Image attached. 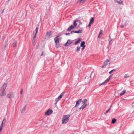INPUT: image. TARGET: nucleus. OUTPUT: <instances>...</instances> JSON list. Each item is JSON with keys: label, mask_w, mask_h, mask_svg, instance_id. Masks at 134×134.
Instances as JSON below:
<instances>
[{"label": "nucleus", "mask_w": 134, "mask_h": 134, "mask_svg": "<svg viewBox=\"0 0 134 134\" xmlns=\"http://www.w3.org/2000/svg\"><path fill=\"white\" fill-rule=\"evenodd\" d=\"M72 41L71 40H69L65 44L64 46L65 47L68 46L69 45H70L72 43Z\"/></svg>", "instance_id": "13"}, {"label": "nucleus", "mask_w": 134, "mask_h": 134, "mask_svg": "<svg viewBox=\"0 0 134 134\" xmlns=\"http://www.w3.org/2000/svg\"><path fill=\"white\" fill-rule=\"evenodd\" d=\"M117 2L120 4H123V2L121 0H118L117 1Z\"/></svg>", "instance_id": "24"}, {"label": "nucleus", "mask_w": 134, "mask_h": 134, "mask_svg": "<svg viewBox=\"0 0 134 134\" xmlns=\"http://www.w3.org/2000/svg\"><path fill=\"white\" fill-rule=\"evenodd\" d=\"M17 42L16 41H14L13 44V46L14 47H15L16 46Z\"/></svg>", "instance_id": "21"}, {"label": "nucleus", "mask_w": 134, "mask_h": 134, "mask_svg": "<svg viewBox=\"0 0 134 134\" xmlns=\"http://www.w3.org/2000/svg\"><path fill=\"white\" fill-rule=\"evenodd\" d=\"M82 30H79L78 31H71V34H72L73 32H74L75 33H81L82 32Z\"/></svg>", "instance_id": "14"}, {"label": "nucleus", "mask_w": 134, "mask_h": 134, "mask_svg": "<svg viewBox=\"0 0 134 134\" xmlns=\"http://www.w3.org/2000/svg\"><path fill=\"white\" fill-rule=\"evenodd\" d=\"M89 78V77H88V76H86V77H85V79H88Z\"/></svg>", "instance_id": "39"}, {"label": "nucleus", "mask_w": 134, "mask_h": 134, "mask_svg": "<svg viewBox=\"0 0 134 134\" xmlns=\"http://www.w3.org/2000/svg\"><path fill=\"white\" fill-rule=\"evenodd\" d=\"M116 70V69H113L110 72H109V74H111L112 73L113 71H115Z\"/></svg>", "instance_id": "29"}, {"label": "nucleus", "mask_w": 134, "mask_h": 134, "mask_svg": "<svg viewBox=\"0 0 134 134\" xmlns=\"http://www.w3.org/2000/svg\"><path fill=\"white\" fill-rule=\"evenodd\" d=\"M53 111L51 109H49L45 113L46 115H49L53 113Z\"/></svg>", "instance_id": "8"}, {"label": "nucleus", "mask_w": 134, "mask_h": 134, "mask_svg": "<svg viewBox=\"0 0 134 134\" xmlns=\"http://www.w3.org/2000/svg\"><path fill=\"white\" fill-rule=\"evenodd\" d=\"M55 42V43L56 47L58 48L60 46V44L59 43V41L60 40V38L58 37V36H57L54 39Z\"/></svg>", "instance_id": "2"}, {"label": "nucleus", "mask_w": 134, "mask_h": 134, "mask_svg": "<svg viewBox=\"0 0 134 134\" xmlns=\"http://www.w3.org/2000/svg\"><path fill=\"white\" fill-rule=\"evenodd\" d=\"M94 21V19L93 18H91L90 20V21L89 23L87 26L88 27L90 28V27L91 26L92 24L93 23Z\"/></svg>", "instance_id": "9"}, {"label": "nucleus", "mask_w": 134, "mask_h": 134, "mask_svg": "<svg viewBox=\"0 0 134 134\" xmlns=\"http://www.w3.org/2000/svg\"><path fill=\"white\" fill-rule=\"evenodd\" d=\"M6 94L5 91H3L2 92L1 94V95L2 96H4Z\"/></svg>", "instance_id": "22"}, {"label": "nucleus", "mask_w": 134, "mask_h": 134, "mask_svg": "<svg viewBox=\"0 0 134 134\" xmlns=\"http://www.w3.org/2000/svg\"><path fill=\"white\" fill-rule=\"evenodd\" d=\"M81 102L82 99H79L76 102V105H75V107H77L79 106L80 103Z\"/></svg>", "instance_id": "12"}, {"label": "nucleus", "mask_w": 134, "mask_h": 134, "mask_svg": "<svg viewBox=\"0 0 134 134\" xmlns=\"http://www.w3.org/2000/svg\"><path fill=\"white\" fill-rule=\"evenodd\" d=\"M129 77V76L127 74L125 75L124 76V77L125 78H127Z\"/></svg>", "instance_id": "30"}, {"label": "nucleus", "mask_w": 134, "mask_h": 134, "mask_svg": "<svg viewBox=\"0 0 134 134\" xmlns=\"http://www.w3.org/2000/svg\"><path fill=\"white\" fill-rule=\"evenodd\" d=\"M70 115H68L64 116L62 119V124H65L67 123L69 120V118Z\"/></svg>", "instance_id": "1"}, {"label": "nucleus", "mask_w": 134, "mask_h": 134, "mask_svg": "<svg viewBox=\"0 0 134 134\" xmlns=\"http://www.w3.org/2000/svg\"><path fill=\"white\" fill-rule=\"evenodd\" d=\"M87 101V99H85L82 101V103L83 104L81 107L79 109H83L86 107L87 105V104L86 103Z\"/></svg>", "instance_id": "4"}, {"label": "nucleus", "mask_w": 134, "mask_h": 134, "mask_svg": "<svg viewBox=\"0 0 134 134\" xmlns=\"http://www.w3.org/2000/svg\"><path fill=\"white\" fill-rule=\"evenodd\" d=\"M125 25H122L120 27L121 28H123L124 27V26H125Z\"/></svg>", "instance_id": "34"}, {"label": "nucleus", "mask_w": 134, "mask_h": 134, "mask_svg": "<svg viewBox=\"0 0 134 134\" xmlns=\"http://www.w3.org/2000/svg\"><path fill=\"white\" fill-rule=\"evenodd\" d=\"M38 30V28L37 27H36L35 30L34 31L33 33V34L34 35L33 37V41L35 42V38L36 37V35L37 33Z\"/></svg>", "instance_id": "6"}, {"label": "nucleus", "mask_w": 134, "mask_h": 134, "mask_svg": "<svg viewBox=\"0 0 134 134\" xmlns=\"http://www.w3.org/2000/svg\"><path fill=\"white\" fill-rule=\"evenodd\" d=\"M110 63V61L108 59H107L104 62L102 66V68H105L107 65L109 64Z\"/></svg>", "instance_id": "3"}, {"label": "nucleus", "mask_w": 134, "mask_h": 134, "mask_svg": "<svg viewBox=\"0 0 134 134\" xmlns=\"http://www.w3.org/2000/svg\"><path fill=\"white\" fill-rule=\"evenodd\" d=\"M7 96L8 98H13L14 97V93H11L8 94L7 95Z\"/></svg>", "instance_id": "7"}, {"label": "nucleus", "mask_w": 134, "mask_h": 134, "mask_svg": "<svg viewBox=\"0 0 134 134\" xmlns=\"http://www.w3.org/2000/svg\"><path fill=\"white\" fill-rule=\"evenodd\" d=\"M4 125L5 124H4L2 122L0 125V127H1L2 128V127L4 126Z\"/></svg>", "instance_id": "32"}, {"label": "nucleus", "mask_w": 134, "mask_h": 134, "mask_svg": "<svg viewBox=\"0 0 134 134\" xmlns=\"http://www.w3.org/2000/svg\"><path fill=\"white\" fill-rule=\"evenodd\" d=\"M112 76H110L106 80H105L101 84V85H104V84H105L107 83L109 81L111 78Z\"/></svg>", "instance_id": "11"}, {"label": "nucleus", "mask_w": 134, "mask_h": 134, "mask_svg": "<svg viewBox=\"0 0 134 134\" xmlns=\"http://www.w3.org/2000/svg\"><path fill=\"white\" fill-rule=\"evenodd\" d=\"M81 40V39L80 38H79L78 40L76 41L75 43H74V44L75 45H76L79 43V42Z\"/></svg>", "instance_id": "20"}, {"label": "nucleus", "mask_w": 134, "mask_h": 134, "mask_svg": "<svg viewBox=\"0 0 134 134\" xmlns=\"http://www.w3.org/2000/svg\"><path fill=\"white\" fill-rule=\"evenodd\" d=\"M5 122H6V120H5V118H4V119L3 120L2 122V123H3L4 124H5Z\"/></svg>", "instance_id": "31"}, {"label": "nucleus", "mask_w": 134, "mask_h": 134, "mask_svg": "<svg viewBox=\"0 0 134 134\" xmlns=\"http://www.w3.org/2000/svg\"><path fill=\"white\" fill-rule=\"evenodd\" d=\"M6 86H7V85L5 84L2 87V89L3 91H5V90L6 88Z\"/></svg>", "instance_id": "19"}, {"label": "nucleus", "mask_w": 134, "mask_h": 134, "mask_svg": "<svg viewBox=\"0 0 134 134\" xmlns=\"http://www.w3.org/2000/svg\"><path fill=\"white\" fill-rule=\"evenodd\" d=\"M116 121V120L115 119L113 118L111 122L112 124H114L115 122Z\"/></svg>", "instance_id": "23"}, {"label": "nucleus", "mask_w": 134, "mask_h": 134, "mask_svg": "<svg viewBox=\"0 0 134 134\" xmlns=\"http://www.w3.org/2000/svg\"><path fill=\"white\" fill-rule=\"evenodd\" d=\"M86 1V0H80L78 1V2L80 3H82L85 2Z\"/></svg>", "instance_id": "27"}, {"label": "nucleus", "mask_w": 134, "mask_h": 134, "mask_svg": "<svg viewBox=\"0 0 134 134\" xmlns=\"http://www.w3.org/2000/svg\"><path fill=\"white\" fill-rule=\"evenodd\" d=\"M125 93V90H124V91H122L120 93V95L121 96L122 95L124 94Z\"/></svg>", "instance_id": "25"}, {"label": "nucleus", "mask_w": 134, "mask_h": 134, "mask_svg": "<svg viewBox=\"0 0 134 134\" xmlns=\"http://www.w3.org/2000/svg\"><path fill=\"white\" fill-rule=\"evenodd\" d=\"M2 128L1 127H0V134H1V131L2 130Z\"/></svg>", "instance_id": "36"}, {"label": "nucleus", "mask_w": 134, "mask_h": 134, "mask_svg": "<svg viewBox=\"0 0 134 134\" xmlns=\"http://www.w3.org/2000/svg\"><path fill=\"white\" fill-rule=\"evenodd\" d=\"M74 28V27L72 25L70 26L67 29V31H70L71 29H73Z\"/></svg>", "instance_id": "15"}, {"label": "nucleus", "mask_w": 134, "mask_h": 134, "mask_svg": "<svg viewBox=\"0 0 134 134\" xmlns=\"http://www.w3.org/2000/svg\"><path fill=\"white\" fill-rule=\"evenodd\" d=\"M80 47L77 46L76 47V49L75 51L76 52H79L80 50Z\"/></svg>", "instance_id": "26"}, {"label": "nucleus", "mask_w": 134, "mask_h": 134, "mask_svg": "<svg viewBox=\"0 0 134 134\" xmlns=\"http://www.w3.org/2000/svg\"><path fill=\"white\" fill-rule=\"evenodd\" d=\"M110 108L109 109H108V110L106 112V113H107L108 112V111H109L110 110Z\"/></svg>", "instance_id": "37"}, {"label": "nucleus", "mask_w": 134, "mask_h": 134, "mask_svg": "<svg viewBox=\"0 0 134 134\" xmlns=\"http://www.w3.org/2000/svg\"><path fill=\"white\" fill-rule=\"evenodd\" d=\"M77 21H75L73 23L74 26L75 27H76V26L77 25V23H76Z\"/></svg>", "instance_id": "28"}, {"label": "nucleus", "mask_w": 134, "mask_h": 134, "mask_svg": "<svg viewBox=\"0 0 134 134\" xmlns=\"http://www.w3.org/2000/svg\"><path fill=\"white\" fill-rule=\"evenodd\" d=\"M23 92V89H22L20 92V94H22Z\"/></svg>", "instance_id": "33"}, {"label": "nucleus", "mask_w": 134, "mask_h": 134, "mask_svg": "<svg viewBox=\"0 0 134 134\" xmlns=\"http://www.w3.org/2000/svg\"><path fill=\"white\" fill-rule=\"evenodd\" d=\"M70 34L69 33H67L66 34V35H67L68 34Z\"/></svg>", "instance_id": "40"}, {"label": "nucleus", "mask_w": 134, "mask_h": 134, "mask_svg": "<svg viewBox=\"0 0 134 134\" xmlns=\"http://www.w3.org/2000/svg\"><path fill=\"white\" fill-rule=\"evenodd\" d=\"M26 109V106H25L24 107H23L22 109L21 110V113H23L24 112Z\"/></svg>", "instance_id": "18"}, {"label": "nucleus", "mask_w": 134, "mask_h": 134, "mask_svg": "<svg viewBox=\"0 0 134 134\" xmlns=\"http://www.w3.org/2000/svg\"><path fill=\"white\" fill-rule=\"evenodd\" d=\"M85 46L82 47V48H81V50H83L84 49V48H85Z\"/></svg>", "instance_id": "35"}, {"label": "nucleus", "mask_w": 134, "mask_h": 134, "mask_svg": "<svg viewBox=\"0 0 134 134\" xmlns=\"http://www.w3.org/2000/svg\"><path fill=\"white\" fill-rule=\"evenodd\" d=\"M85 42L84 41H82L80 44V47L85 46Z\"/></svg>", "instance_id": "17"}, {"label": "nucleus", "mask_w": 134, "mask_h": 134, "mask_svg": "<svg viewBox=\"0 0 134 134\" xmlns=\"http://www.w3.org/2000/svg\"><path fill=\"white\" fill-rule=\"evenodd\" d=\"M64 92H62L61 94L59 96L58 98L55 100V104H56L64 96V95L65 94Z\"/></svg>", "instance_id": "5"}, {"label": "nucleus", "mask_w": 134, "mask_h": 134, "mask_svg": "<svg viewBox=\"0 0 134 134\" xmlns=\"http://www.w3.org/2000/svg\"><path fill=\"white\" fill-rule=\"evenodd\" d=\"M44 55V54L43 53V52L41 54V56H43V55Z\"/></svg>", "instance_id": "38"}, {"label": "nucleus", "mask_w": 134, "mask_h": 134, "mask_svg": "<svg viewBox=\"0 0 134 134\" xmlns=\"http://www.w3.org/2000/svg\"><path fill=\"white\" fill-rule=\"evenodd\" d=\"M102 30H100V32L99 34L98 37L99 38L100 37L102 36Z\"/></svg>", "instance_id": "16"}, {"label": "nucleus", "mask_w": 134, "mask_h": 134, "mask_svg": "<svg viewBox=\"0 0 134 134\" xmlns=\"http://www.w3.org/2000/svg\"><path fill=\"white\" fill-rule=\"evenodd\" d=\"M51 35V32H47L45 36V39L48 40L50 38V36Z\"/></svg>", "instance_id": "10"}]
</instances>
